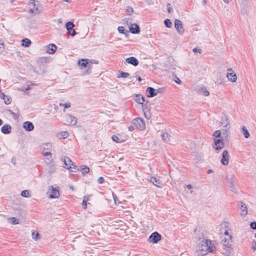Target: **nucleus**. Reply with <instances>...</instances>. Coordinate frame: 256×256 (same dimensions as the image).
Instances as JSON below:
<instances>
[{
	"label": "nucleus",
	"mask_w": 256,
	"mask_h": 256,
	"mask_svg": "<svg viewBox=\"0 0 256 256\" xmlns=\"http://www.w3.org/2000/svg\"><path fill=\"white\" fill-rule=\"evenodd\" d=\"M212 242L209 240H204L201 245L198 246V250L202 252V254H206L208 252H212L213 249L211 246Z\"/></svg>",
	"instance_id": "f257e3e1"
},
{
	"label": "nucleus",
	"mask_w": 256,
	"mask_h": 256,
	"mask_svg": "<svg viewBox=\"0 0 256 256\" xmlns=\"http://www.w3.org/2000/svg\"><path fill=\"white\" fill-rule=\"evenodd\" d=\"M30 4L32 6L30 9V12L32 14H36L40 13L42 10V7L38 0H30Z\"/></svg>",
	"instance_id": "f03ea898"
},
{
	"label": "nucleus",
	"mask_w": 256,
	"mask_h": 256,
	"mask_svg": "<svg viewBox=\"0 0 256 256\" xmlns=\"http://www.w3.org/2000/svg\"><path fill=\"white\" fill-rule=\"evenodd\" d=\"M132 124L140 130H143L146 127L144 120L140 118H134L133 120Z\"/></svg>",
	"instance_id": "7ed1b4c3"
},
{
	"label": "nucleus",
	"mask_w": 256,
	"mask_h": 256,
	"mask_svg": "<svg viewBox=\"0 0 256 256\" xmlns=\"http://www.w3.org/2000/svg\"><path fill=\"white\" fill-rule=\"evenodd\" d=\"M64 121L66 124L75 126L77 122L76 118L70 114H67L64 116Z\"/></svg>",
	"instance_id": "20e7f679"
},
{
	"label": "nucleus",
	"mask_w": 256,
	"mask_h": 256,
	"mask_svg": "<svg viewBox=\"0 0 256 256\" xmlns=\"http://www.w3.org/2000/svg\"><path fill=\"white\" fill-rule=\"evenodd\" d=\"M162 238L161 235L156 232L152 233L148 238V241L153 244L158 243Z\"/></svg>",
	"instance_id": "39448f33"
},
{
	"label": "nucleus",
	"mask_w": 256,
	"mask_h": 256,
	"mask_svg": "<svg viewBox=\"0 0 256 256\" xmlns=\"http://www.w3.org/2000/svg\"><path fill=\"white\" fill-rule=\"evenodd\" d=\"M65 27L70 36H74L76 34V32L74 28V22L70 21L66 22L65 24Z\"/></svg>",
	"instance_id": "423d86ee"
},
{
	"label": "nucleus",
	"mask_w": 256,
	"mask_h": 256,
	"mask_svg": "<svg viewBox=\"0 0 256 256\" xmlns=\"http://www.w3.org/2000/svg\"><path fill=\"white\" fill-rule=\"evenodd\" d=\"M224 142L222 138H214L213 148L216 150H220L224 146Z\"/></svg>",
	"instance_id": "0eeeda50"
},
{
	"label": "nucleus",
	"mask_w": 256,
	"mask_h": 256,
	"mask_svg": "<svg viewBox=\"0 0 256 256\" xmlns=\"http://www.w3.org/2000/svg\"><path fill=\"white\" fill-rule=\"evenodd\" d=\"M160 89L156 90L152 87H148L146 88L147 96L149 98H152L156 96L158 92H160Z\"/></svg>",
	"instance_id": "6e6552de"
},
{
	"label": "nucleus",
	"mask_w": 256,
	"mask_h": 256,
	"mask_svg": "<svg viewBox=\"0 0 256 256\" xmlns=\"http://www.w3.org/2000/svg\"><path fill=\"white\" fill-rule=\"evenodd\" d=\"M174 27L179 34H183L184 30L183 29L182 22L180 20L178 19L175 20Z\"/></svg>",
	"instance_id": "1a4fd4ad"
},
{
	"label": "nucleus",
	"mask_w": 256,
	"mask_h": 256,
	"mask_svg": "<svg viewBox=\"0 0 256 256\" xmlns=\"http://www.w3.org/2000/svg\"><path fill=\"white\" fill-rule=\"evenodd\" d=\"M228 152L226 150H224L222 152V158L220 160V162L223 165L227 166L228 164Z\"/></svg>",
	"instance_id": "9d476101"
},
{
	"label": "nucleus",
	"mask_w": 256,
	"mask_h": 256,
	"mask_svg": "<svg viewBox=\"0 0 256 256\" xmlns=\"http://www.w3.org/2000/svg\"><path fill=\"white\" fill-rule=\"evenodd\" d=\"M222 242L224 247L231 248L232 243V236H228V237L224 238L222 240Z\"/></svg>",
	"instance_id": "9b49d317"
},
{
	"label": "nucleus",
	"mask_w": 256,
	"mask_h": 256,
	"mask_svg": "<svg viewBox=\"0 0 256 256\" xmlns=\"http://www.w3.org/2000/svg\"><path fill=\"white\" fill-rule=\"evenodd\" d=\"M50 198H58L60 195L58 190L55 188H54L52 186L50 187Z\"/></svg>",
	"instance_id": "f8f14e48"
},
{
	"label": "nucleus",
	"mask_w": 256,
	"mask_h": 256,
	"mask_svg": "<svg viewBox=\"0 0 256 256\" xmlns=\"http://www.w3.org/2000/svg\"><path fill=\"white\" fill-rule=\"evenodd\" d=\"M130 31L133 34H138L140 32V28L138 24H132L131 26H129Z\"/></svg>",
	"instance_id": "ddd939ff"
},
{
	"label": "nucleus",
	"mask_w": 256,
	"mask_h": 256,
	"mask_svg": "<svg viewBox=\"0 0 256 256\" xmlns=\"http://www.w3.org/2000/svg\"><path fill=\"white\" fill-rule=\"evenodd\" d=\"M23 128L27 132H30L34 129V126L33 124L28 121L25 122L23 123Z\"/></svg>",
	"instance_id": "4468645a"
},
{
	"label": "nucleus",
	"mask_w": 256,
	"mask_h": 256,
	"mask_svg": "<svg viewBox=\"0 0 256 256\" xmlns=\"http://www.w3.org/2000/svg\"><path fill=\"white\" fill-rule=\"evenodd\" d=\"M148 180H149V182L152 183L155 186L158 188H161V181L159 179H158L154 176H150V178Z\"/></svg>",
	"instance_id": "2eb2a0df"
},
{
	"label": "nucleus",
	"mask_w": 256,
	"mask_h": 256,
	"mask_svg": "<svg viewBox=\"0 0 256 256\" xmlns=\"http://www.w3.org/2000/svg\"><path fill=\"white\" fill-rule=\"evenodd\" d=\"M126 62L134 66H137L138 64V60L134 56H130L126 59Z\"/></svg>",
	"instance_id": "dca6fc26"
},
{
	"label": "nucleus",
	"mask_w": 256,
	"mask_h": 256,
	"mask_svg": "<svg viewBox=\"0 0 256 256\" xmlns=\"http://www.w3.org/2000/svg\"><path fill=\"white\" fill-rule=\"evenodd\" d=\"M56 49L57 47L54 44H49L46 48V52L50 54H53Z\"/></svg>",
	"instance_id": "f3484780"
},
{
	"label": "nucleus",
	"mask_w": 256,
	"mask_h": 256,
	"mask_svg": "<svg viewBox=\"0 0 256 256\" xmlns=\"http://www.w3.org/2000/svg\"><path fill=\"white\" fill-rule=\"evenodd\" d=\"M11 126L8 124H4L1 128V132L4 134H8L11 132Z\"/></svg>",
	"instance_id": "a211bd4d"
},
{
	"label": "nucleus",
	"mask_w": 256,
	"mask_h": 256,
	"mask_svg": "<svg viewBox=\"0 0 256 256\" xmlns=\"http://www.w3.org/2000/svg\"><path fill=\"white\" fill-rule=\"evenodd\" d=\"M62 161L64 162V167L67 169V167H69L71 166V164L72 163V160L68 157H64V158H61Z\"/></svg>",
	"instance_id": "6ab92c4d"
},
{
	"label": "nucleus",
	"mask_w": 256,
	"mask_h": 256,
	"mask_svg": "<svg viewBox=\"0 0 256 256\" xmlns=\"http://www.w3.org/2000/svg\"><path fill=\"white\" fill-rule=\"evenodd\" d=\"M240 209L241 210V216H246L248 214L247 207L246 204L242 202H240Z\"/></svg>",
	"instance_id": "aec40b11"
},
{
	"label": "nucleus",
	"mask_w": 256,
	"mask_h": 256,
	"mask_svg": "<svg viewBox=\"0 0 256 256\" xmlns=\"http://www.w3.org/2000/svg\"><path fill=\"white\" fill-rule=\"evenodd\" d=\"M221 123L224 128H227V126L229 124L230 122L228 117L226 114L222 116L221 119Z\"/></svg>",
	"instance_id": "412c9836"
},
{
	"label": "nucleus",
	"mask_w": 256,
	"mask_h": 256,
	"mask_svg": "<svg viewBox=\"0 0 256 256\" xmlns=\"http://www.w3.org/2000/svg\"><path fill=\"white\" fill-rule=\"evenodd\" d=\"M78 64L82 68H86L88 65V60L87 59H82L78 61Z\"/></svg>",
	"instance_id": "4be33fe9"
},
{
	"label": "nucleus",
	"mask_w": 256,
	"mask_h": 256,
	"mask_svg": "<svg viewBox=\"0 0 256 256\" xmlns=\"http://www.w3.org/2000/svg\"><path fill=\"white\" fill-rule=\"evenodd\" d=\"M227 78L232 82H235L236 80V76L233 72H228L227 74Z\"/></svg>",
	"instance_id": "5701e85b"
},
{
	"label": "nucleus",
	"mask_w": 256,
	"mask_h": 256,
	"mask_svg": "<svg viewBox=\"0 0 256 256\" xmlns=\"http://www.w3.org/2000/svg\"><path fill=\"white\" fill-rule=\"evenodd\" d=\"M135 100L138 103L142 104H143L144 102L145 101L144 98L138 94H136Z\"/></svg>",
	"instance_id": "b1692460"
},
{
	"label": "nucleus",
	"mask_w": 256,
	"mask_h": 256,
	"mask_svg": "<svg viewBox=\"0 0 256 256\" xmlns=\"http://www.w3.org/2000/svg\"><path fill=\"white\" fill-rule=\"evenodd\" d=\"M1 98L4 100V102L6 104H8L11 102L10 98L5 95L4 93L1 94Z\"/></svg>",
	"instance_id": "393cba45"
},
{
	"label": "nucleus",
	"mask_w": 256,
	"mask_h": 256,
	"mask_svg": "<svg viewBox=\"0 0 256 256\" xmlns=\"http://www.w3.org/2000/svg\"><path fill=\"white\" fill-rule=\"evenodd\" d=\"M32 44L30 40L25 38L22 40V46L25 47H29Z\"/></svg>",
	"instance_id": "a878e982"
},
{
	"label": "nucleus",
	"mask_w": 256,
	"mask_h": 256,
	"mask_svg": "<svg viewBox=\"0 0 256 256\" xmlns=\"http://www.w3.org/2000/svg\"><path fill=\"white\" fill-rule=\"evenodd\" d=\"M170 136L168 132H164L162 135V140L165 142L170 140Z\"/></svg>",
	"instance_id": "bb28decb"
},
{
	"label": "nucleus",
	"mask_w": 256,
	"mask_h": 256,
	"mask_svg": "<svg viewBox=\"0 0 256 256\" xmlns=\"http://www.w3.org/2000/svg\"><path fill=\"white\" fill-rule=\"evenodd\" d=\"M67 169L72 172H76L78 170H80L74 164L73 162L71 164L70 166L67 167Z\"/></svg>",
	"instance_id": "cd10ccee"
},
{
	"label": "nucleus",
	"mask_w": 256,
	"mask_h": 256,
	"mask_svg": "<svg viewBox=\"0 0 256 256\" xmlns=\"http://www.w3.org/2000/svg\"><path fill=\"white\" fill-rule=\"evenodd\" d=\"M241 132L246 138L250 137V133L245 126H242L241 128Z\"/></svg>",
	"instance_id": "c85d7f7f"
},
{
	"label": "nucleus",
	"mask_w": 256,
	"mask_h": 256,
	"mask_svg": "<svg viewBox=\"0 0 256 256\" xmlns=\"http://www.w3.org/2000/svg\"><path fill=\"white\" fill-rule=\"evenodd\" d=\"M228 224H229L228 222H223L222 224V227H224V228H226V230L224 232V234L225 236H227L228 237V236H230L229 234V233H228V230H229Z\"/></svg>",
	"instance_id": "c756f323"
},
{
	"label": "nucleus",
	"mask_w": 256,
	"mask_h": 256,
	"mask_svg": "<svg viewBox=\"0 0 256 256\" xmlns=\"http://www.w3.org/2000/svg\"><path fill=\"white\" fill-rule=\"evenodd\" d=\"M48 170L50 174H52L56 170V166L54 163H51L50 164H48Z\"/></svg>",
	"instance_id": "7c9ffc66"
},
{
	"label": "nucleus",
	"mask_w": 256,
	"mask_h": 256,
	"mask_svg": "<svg viewBox=\"0 0 256 256\" xmlns=\"http://www.w3.org/2000/svg\"><path fill=\"white\" fill-rule=\"evenodd\" d=\"M80 168L82 170V174L83 175L88 173L90 172L89 168L85 165L81 166H80Z\"/></svg>",
	"instance_id": "2f4dec72"
},
{
	"label": "nucleus",
	"mask_w": 256,
	"mask_h": 256,
	"mask_svg": "<svg viewBox=\"0 0 256 256\" xmlns=\"http://www.w3.org/2000/svg\"><path fill=\"white\" fill-rule=\"evenodd\" d=\"M112 139L113 141H114L117 143H121V142H124V140H120L119 138L115 134H114L112 136Z\"/></svg>",
	"instance_id": "473e14b6"
},
{
	"label": "nucleus",
	"mask_w": 256,
	"mask_h": 256,
	"mask_svg": "<svg viewBox=\"0 0 256 256\" xmlns=\"http://www.w3.org/2000/svg\"><path fill=\"white\" fill-rule=\"evenodd\" d=\"M130 76V74L126 72H120L119 75L117 76L118 78H126Z\"/></svg>",
	"instance_id": "72a5a7b5"
},
{
	"label": "nucleus",
	"mask_w": 256,
	"mask_h": 256,
	"mask_svg": "<svg viewBox=\"0 0 256 256\" xmlns=\"http://www.w3.org/2000/svg\"><path fill=\"white\" fill-rule=\"evenodd\" d=\"M232 247L231 248H227L225 247L224 254L226 256H230L232 253Z\"/></svg>",
	"instance_id": "f704fd0d"
},
{
	"label": "nucleus",
	"mask_w": 256,
	"mask_h": 256,
	"mask_svg": "<svg viewBox=\"0 0 256 256\" xmlns=\"http://www.w3.org/2000/svg\"><path fill=\"white\" fill-rule=\"evenodd\" d=\"M68 136V132H62L58 134V136L60 138H65Z\"/></svg>",
	"instance_id": "c9c22d12"
},
{
	"label": "nucleus",
	"mask_w": 256,
	"mask_h": 256,
	"mask_svg": "<svg viewBox=\"0 0 256 256\" xmlns=\"http://www.w3.org/2000/svg\"><path fill=\"white\" fill-rule=\"evenodd\" d=\"M20 194L22 197H24V198H28L30 196V194L29 193L28 190H22Z\"/></svg>",
	"instance_id": "e433bc0d"
},
{
	"label": "nucleus",
	"mask_w": 256,
	"mask_h": 256,
	"mask_svg": "<svg viewBox=\"0 0 256 256\" xmlns=\"http://www.w3.org/2000/svg\"><path fill=\"white\" fill-rule=\"evenodd\" d=\"M164 24L166 28H170L172 26V24L170 22V20L168 18H166L164 20Z\"/></svg>",
	"instance_id": "4c0bfd02"
},
{
	"label": "nucleus",
	"mask_w": 256,
	"mask_h": 256,
	"mask_svg": "<svg viewBox=\"0 0 256 256\" xmlns=\"http://www.w3.org/2000/svg\"><path fill=\"white\" fill-rule=\"evenodd\" d=\"M45 163L48 165L51 163H54L52 156H48L44 160Z\"/></svg>",
	"instance_id": "58836bf2"
},
{
	"label": "nucleus",
	"mask_w": 256,
	"mask_h": 256,
	"mask_svg": "<svg viewBox=\"0 0 256 256\" xmlns=\"http://www.w3.org/2000/svg\"><path fill=\"white\" fill-rule=\"evenodd\" d=\"M8 112H9L12 116L14 119L15 120H18L19 118V115L18 114H16L13 112L12 110H8Z\"/></svg>",
	"instance_id": "ea45409f"
},
{
	"label": "nucleus",
	"mask_w": 256,
	"mask_h": 256,
	"mask_svg": "<svg viewBox=\"0 0 256 256\" xmlns=\"http://www.w3.org/2000/svg\"><path fill=\"white\" fill-rule=\"evenodd\" d=\"M82 204L84 209L86 208H87V200L86 199V196L84 197Z\"/></svg>",
	"instance_id": "a19ab883"
},
{
	"label": "nucleus",
	"mask_w": 256,
	"mask_h": 256,
	"mask_svg": "<svg viewBox=\"0 0 256 256\" xmlns=\"http://www.w3.org/2000/svg\"><path fill=\"white\" fill-rule=\"evenodd\" d=\"M11 223L13 224H18V220L14 217L10 218Z\"/></svg>",
	"instance_id": "79ce46f5"
},
{
	"label": "nucleus",
	"mask_w": 256,
	"mask_h": 256,
	"mask_svg": "<svg viewBox=\"0 0 256 256\" xmlns=\"http://www.w3.org/2000/svg\"><path fill=\"white\" fill-rule=\"evenodd\" d=\"M34 232H32V238L34 239L35 240H36L40 238V234L38 232H36L35 236H34Z\"/></svg>",
	"instance_id": "37998d69"
},
{
	"label": "nucleus",
	"mask_w": 256,
	"mask_h": 256,
	"mask_svg": "<svg viewBox=\"0 0 256 256\" xmlns=\"http://www.w3.org/2000/svg\"><path fill=\"white\" fill-rule=\"evenodd\" d=\"M213 136L216 138H220L221 136V132L220 130H216Z\"/></svg>",
	"instance_id": "c03bdc74"
},
{
	"label": "nucleus",
	"mask_w": 256,
	"mask_h": 256,
	"mask_svg": "<svg viewBox=\"0 0 256 256\" xmlns=\"http://www.w3.org/2000/svg\"><path fill=\"white\" fill-rule=\"evenodd\" d=\"M202 92L203 94L206 96H208L210 94L209 92L208 91L206 88H202Z\"/></svg>",
	"instance_id": "a18cd8bd"
},
{
	"label": "nucleus",
	"mask_w": 256,
	"mask_h": 256,
	"mask_svg": "<svg viewBox=\"0 0 256 256\" xmlns=\"http://www.w3.org/2000/svg\"><path fill=\"white\" fill-rule=\"evenodd\" d=\"M60 106H63L65 108H69L70 107V102H66L64 104H60Z\"/></svg>",
	"instance_id": "49530a36"
},
{
	"label": "nucleus",
	"mask_w": 256,
	"mask_h": 256,
	"mask_svg": "<svg viewBox=\"0 0 256 256\" xmlns=\"http://www.w3.org/2000/svg\"><path fill=\"white\" fill-rule=\"evenodd\" d=\"M229 128H230V127H228V126H227V128H224L222 130V134L224 135H226V136H228Z\"/></svg>",
	"instance_id": "de8ad7c7"
},
{
	"label": "nucleus",
	"mask_w": 256,
	"mask_h": 256,
	"mask_svg": "<svg viewBox=\"0 0 256 256\" xmlns=\"http://www.w3.org/2000/svg\"><path fill=\"white\" fill-rule=\"evenodd\" d=\"M118 30L120 34H125L124 28V26H118Z\"/></svg>",
	"instance_id": "09e8293b"
},
{
	"label": "nucleus",
	"mask_w": 256,
	"mask_h": 256,
	"mask_svg": "<svg viewBox=\"0 0 256 256\" xmlns=\"http://www.w3.org/2000/svg\"><path fill=\"white\" fill-rule=\"evenodd\" d=\"M97 182L100 184H102L104 182V179L102 176H100L98 178Z\"/></svg>",
	"instance_id": "8fccbe9b"
},
{
	"label": "nucleus",
	"mask_w": 256,
	"mask_h": 256,
	"mask_svg": "<svg viewBox=\"0 0 256 256\" xmlns=\"http://www.w3.org/2000/svg\"><path fill=\"white\" fill-rule=\"evenodd\" d=\"M250 228L252 230H256V222H251L250 224Z\"/></svg>",
	"instance_id": "3c124183"
},
{
	"label": "nucleus",
	"mask_w": 256,
	"mask_h": 256,
	"mask_svg": "<svg viewBox=\"0 0 256 256\" xmlns=\"http://www.w3.org/2000/svg\"><path fill=\"white\" fill-rule=\"evenodd\" d=\"M230 188L231 191L236 192V191H235L236 188L234 184V182H232V184H230Z\"/></svg>",
	"instance_id": "603ef678"
},
{
	"label": "nucleus",
	"mask_w": 256,
	"mask_h": 256,
	"mask_svg": "<svg viewBox=\"0 0 256 256\" xmlns=\"http://www.w3.org/2000/svg\"><path fill=\"white\" fill-rule=\"evenodd\" d=\"M126 12L129 14H131L133 12V8L131 7L128 6L126 8Z\"/></svg>",
	"instance_id": "864d4df0"
},
{
	"label": "nucleus",
	"mask_w": 256,
	"mask_h": 256,
	"mask_svg": "<svg viewBox=\"0 0 256 256\" xmlns=\"http://www.w3.org/2000/svg\"><path fill=\"white\" fill-rule=\"evenodd\" d=\"M42 155L44 156H47V157L52 156L51 152H42Z\"/></svg>",
	"instance_id": "5fc2aeb1"
},
{
	"label": "nucleus",
	"mask_w": 256,
	"mask_h": 256,
	"mask_svg": "<svg viewBox=\"0 0 256 256\" xmlns=\"http://www.w3.org/2000/svg\"><path fill=\"white\" fill-rule=\"evenodd\" d=\"M174 80L176 84H180L182 83V81L176 76H175V79Z\"/></svg>",
	"instance_id": "6e6d98bb"
},
{
	"label": "nucleus",
	"mask_w": 256,
	"mask_h": 256,
	"mask_svg": "<svg viewBox=\"0 0 256 256\" xmlns=\"http://www.w3.org/2000/svg\"><path fill=\"white\" fill-rule=\"evenodd\" d=\"M226 178L228 179V181L230 182V184H232V182H234L232 176H227Z\"/></svg>",
	"instance_id": "4d7b16f0"
},
{
	"label": "nucleus",
	"mask_w": 256,
	"mask_h": 256,
	"mask_svg": "<svg viewBox=\"0 0 256 256\" xmlns=\"http://www.w3.org/2000/svg\"><path fill=\"white\" fill-rule=\"evenodd\" d=\"M201 50L200 49V48H194L193 49V52H199V53H200L201 52Z\"/></svg>",
	"instance_id": "13d9d810"
},
{
	"label": "nucleus",
	"mask_w": 256,
	"mask_h": 256,
	"mask_svg": "<svg viewBox=\"0 0 256 256\" xmlns=\"http://www.w3.org/2000/svg\"><path fill=\"white\" fill-rule=\"evenodd\" d=\"M134 127L135 126L134 125L133 126H128V130L130 131V132H132L134 130Z\"/></svg>",
	"instance_id": "bf43d9fd"
},
{
	"label": "nucleus",
	"mask_w": 256,
	"mask_h": 256,
	"mask_svg": "<svg viewBox=\"0 0 256 256\" xmlns=\"http://www.w3.org/2000/svg\"><path fill=\"white\" fill-rule=\"evenodd\" d=\"M4 48V42L2 40H0V48Z\"/></svg>",
	"instance_id": "052dcab7"
},
{
	"label": "nucleus",
	"mask_w": 256,
	"mask_h": 256,
	"mask_svg": "<svg viewBox=\"0 0 256 256\" xmlns=\"http://www.w3.org/2000/svg\"><path fill=\"white\" fill-rule=\"evenodd\" d=\"M254 245L252 246V248L254 251L256 249V242L255 240H254Z\"/></svg>",
	"instance_id": "680f3d73"
},
{
	"label": "nucleus",
	"mask_w": 256,
	"mask_h": 256,
	"mask_svg": "<svg viewBox=\"0 0 256 256\" xmlns=\"http://www.w3.org/2000/svg\"><path fill=\"white\" fill-rule=\"evenodd\" d=\"M186 187L188 188V189H191L192 188V186L191 184H188V185L186 186Z\"/></svg>",
	"instance_id": "e2e57ef3"
},
{
	"label": "nucleus",
	"mask_w": 256,
	"mask_h": 256,
	"mask_svg": "<svg viewBox=\"0 0 256 256\" xmlns=\"http://www.w3.org/2000/svg\"><path fill=\"white\" fill-rule=\"evenodd\" d=\"M126 37V38H128V36H129V34H128V32L127 31L126 32H125V34H124Z\"/></svg>",
	"instance_id": "0e129e2a"
},
{
	"label": "nucleus",
	"mask_w": 256,
	"mask_h": 256,
	"mask_svg": "<svg viewBox=\"0 0 256 256\" xmlns=\"http://www.w3.org/2000/svg\"><path fill=\"white\" fill-rule=\"evenodd\" d=\"M172 10L171 8H168V12H170Z\"/></svg>",
	"instance_id": "69168bd1"
},
{
	"label": "nucleus",
	"mask_w": 256,
	"mask_h": 256,
	"mask_svg": "<svg viewBox=\"0 0 256 256\" xmlns=\"http://www.w3.org/2000/svg\"><path fill=\"white\" fill-rule=\"evenodd\" d=\"M212 172H213V170H208V174H210V173H212Z\"/></svg>",
	"instance_id": "338daca9"
},
{
	"label": "nucleus",
	"mask_w": 256,
	"mask_h": 256,
	"mask_svg": "<svg viewBox=\"0 0 256 256\" xmlns=\"http://www.w3.org/2000/svg\"><path fill=\"white\" fill-rule=\"evenodd\" d=\"M138 80L139 82H141L142 80V78L140 76H138Z\"/></svg>",
	"instance_id": "774afa93"
}]
</instances>
